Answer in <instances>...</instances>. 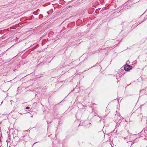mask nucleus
I'll return each mask as SVG.
<instances>
[{
	"label": "nucleus",
	"instance_id": "f257e3e1",
	"mask_svg": "<svg viewBox=\"0 0 147 147\" xmlns=\"http://www.w3.org/2000/svg\"><path fill=\"white\" fill-rule=\"evenodd\" d=\"M132 67L129 65H125L124 67V69L126 71H128L131 69Z\"/></svg>",
	"mask_w": 147,
	"mask_h": 147
},
{
	"label": "nucleus",
	"instance_id": "7ed1b4c3",
	"mask_svg": "<svg viewBox=\"0 0 147 147\" xmlns=\"http://www.w3.org/2000/svg\"><path fill=\"white\" fill-rule=\"evenodd\" d=\"M117 77V80H118V79H119L117 77V76L116 77Z\"/></svg>",
	"mask_w": 147,
	"mask_h": 147
},
{
	"label": "nucleus",
	"instance_id": "f03ea898",
	"mask_svg": "<svg viewBox=\"0 0 147 147\" xmlns=\"http://www.w3.org/2000/svg\"><path fill=\"white\" fill-rule=\"evenodd\" d=\"M26 109H30V107H26Z\"/></svg>",
	"mask_w": 147,
	"mask_h": 147
},
{
	"label": "nucleus",
	"instance_id": "20e7f679",
	"mask_svg": "<svg viewBox=\"0 0 147 147\" xmlns=\"http://www.w3.org/2000/svg\"><path fill=\"white\" fill-rule=\"evenodd\" d=\"M82 122H82V121H80V123H82Z\"/></svg>",
	"mask_w": 147,
	"mask_h": 147
}]
</instances>
